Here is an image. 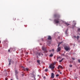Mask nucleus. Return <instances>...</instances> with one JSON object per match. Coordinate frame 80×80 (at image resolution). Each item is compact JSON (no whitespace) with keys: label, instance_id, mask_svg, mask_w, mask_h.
I'll return each mask as SVG.
<instances>
[{"label":"nucleus","instance_id":"1","mask_svg":"<svg viewBox=\"0 0 80 80\" xmlns=\"http://www.w3.org/2000/svg\"><path fill=\"white\" fill-rule=\"evenodd\" d=\"M54 17L55 19L54 22L55 23H59V18H60V15L59 14H55L54 15Z\"/></svg>","mask_w":80,"mask_h":80},{"label":"nucleus","instance_id":"2","mask_svg":"<svg viewBox=\"0 0 80 80\" xmlns=\"http://www.w3.org/2000/svg\"><path fill=\"white\" fill-rule=\"evenodd\" d=\"M54 66V64L52 63L50 64L49 66L50 68H51L52 70H53V69H54L55 68V66Z\"/></svg>","mask_w":80,"mask_h":80},{"label":"nucleus","instance_id":"3","mask_svg":"<svg viewBox=\"0 0 80 80\" xmlns=\"http://www.w3.org/2000/svg\"><path fill=\"white\" fill-rule=\"evenodd\" d=\"M42 50L44 51V53H47V49H46V48H44V47L42 46Z\"/></svg>","mask_w":80,"mask_h":80},{"label":"nucleus","instance_id":"4","mask_svg":"<svg viewBox=\"0 0 80 80\" xmlns=\"http://www.w3.org/2000/svg\"><path fill=\"white\" fill-rule=\"evenodd\" d=\"M36 55H38V56H41V55H43V54L42 53H41L40 52H37L36 53Z\"/></svg>","mask_w":80,"mask_h":80},{"label":"nucleus","instance_id":"5","mask_svg":"<svg viewBox=\"0 0 80 80\" xmlns=\"http://www.w3.org/2000/svg\"><path fill=\"white\" fill-rule=\"evenodd\" d=\"M64 48L66 51H68V50H70V48L67 47H65Z\"/></svg>","mask_w":80,"mask_h":80},{"label":"nucleus","instance_id":"6","mask_svg":"<svg viewBox=\"0 0 80 80\" xmlns=\"http://www.w3.org/2000/svg\"><path fill=\"white\" fill-rule=\"evenodd\" d=\"M22 68H23V70L24 71H25L26 70L27 71H28V68H25L23 67H22Z\"/></svg>","mask_w":80,"mask_h":80},{"label":"nucleus","instance_id":"7","mask_svg":"<svg viewBox=\"0 0 80 80\" xmlns=\"http://www.w3.org/2000/svg\"><path fill=\"white\" fill-rule=\"evenodd\" d=\"M55 76V74L53 73H52L51 74V78H53Z\"/></svg>","mask_w":80,"mask_h":80},{"label":"nucleus","instance_id":"8","mask_svg":"<svg viewBox=\"0 0 80 80\" xmlns=\"http://www.w3.org/2000/svg\"><path fill=\"white\" fill-rule=\"evenodd\" d=\"M62 68L63 67H62V66L59 65L58 67V69H59V68Z\"/></svg>","mask_w":80,"mask_h":80},{"label":"nucleus","instance_id":"9","mask_svg":"<svg viewBox=\"0 0 80 80\" xmlns=\"http://www.w3.org/2000/svg\"><path fill=\"white\" fill-rule=\"evenodd\" d=\"M60 50H61V48L60 47H59L58 48V51L57 52H60Z\"/></svg>","mask_w":80,"mask_h":80},{"label":"nucleus","instance_id":"10","mask_svg":"<svg viewBox=\"0 0 80 80\" xmlns=\"http://www.w3.org/2000/svg\"><path fill=\"white\" fill-rule=\"evenodd\" d=\"M48 40H51L52 39V37L50 36H48Z\"/></svg>","mask_w":80,"mask_h":80},{"label":"nucleus","instance_id":"11","mask_svg":"<svg viewBox=\"0 0 80 80\" xmlns=\"http://www.w3.org/2000/svg\"><path fill=\"white\" fill-rule=\"evenodd\" d=\"M65 58H62L61 59V60L59 61V62H62V61H63V60H65Z\"/></svg>","mask_w":80,"mask_h":80},{"label":"nucleus","instance_id":"12","mask_svg":"<svg viewBox=\"0 0 80 80\" xmlns=\"http://www.w3.org/2000/svg\"><path fill=\"white\" fill-rule=\"evenodd\" d=\"M40 61L39 60H37V62H38V63L40 65Z\"/></svg>","mask_w":80,"mask_h":80},{"label":"nucleus","instance_id":"13","mask_svg":"<svg viewBox=\"0 0 80 80\" xmlns=\"http://www.w3.org/2000/svg\"><path fill=\"white\" fill-rule=\"evenodd\" d=\"M68 29H67V30L66 31V34L67 35V34H68V33L67 32H68Z\"/></svg>","mask_w":80,"mask_h":80},{"label":"nucleus","instance_id":"14","mask_svg":"<svg viewBox=\"0 0 80 80\" xmlns=\"http://www.w3.org/2000/svg\"><path fill=\"white\" fill-rule=\"evenodd\" d=\"M53 55L52 54H51L49 55V57H53Z\"/></svg>","mask_w":80,"mask_h":80},{"label":"nucleus","instance_id":"15","mask_svg":"<svg viewBox=\"0 0 80 80\" xmlns=\"http://www.w3.org/2000/svg\"><path fill=\"white\" fill-rule=\"evenodd\" d=\"M65 24H66V25H67V26H68V25H70V24L67 22L65 23Z\"/></svg>","mask_w":80,"mask_h":80},{"label":"nucleus","instance_id":"16","mask_svg":"<svg viewBox=\"0 0 80 80\" xmlns=\"http://www.w3.org/2000/svg\"><path fill=\"white\" fill-rule=\"evenodd\" d=\"M18 71H17V70H15V73L16 74H18Z\"/></svg>","mask_w":80,"mask_h":80},{"label":"nucleus","instance_id":"17","mask_svg":"<svg viewBox=\"0 0 80 80\" xmlns=\"http://www.w3.org/2000/svg\"><path fill=\"white\" fill-rule=\"evenodd\" d=\"M12 49V48H10V49H9L8 50V52H10V50H11V49Z\"/></svg>","mask_w":80,"mask_h":80},{"label":"nucleus","instance_id":"18","mask_svg":"<svg viewBox=\"0 0 80 80\" xmlns=\"http://www.w3.org/2000/svg\"><path fill=\"white\" fill-rule=\"evenodd\" d=\"M33 76L34 78V80H36V78H35V75H33Z\"/></svg>","mask_w":80,"mask_h":80},{"label":"nucleus","instance_id":"19","mask_svg":"<svg viewBox=\"0 0 80 80\" xmlns=\"http://www.w3.org/2000/svg\"><path fill=\"white\" fill-rule=\"evenodd\" d=\"M80 38V36H78L77 37V39H78Z\"/></svg>","mask_w":80,"mask_h":80},{"label":"nucleus","instance_id":"20","mask_svg":"<svg viewBox=\"0 0 80 80\" xmlns=\"http://www.w3.org/2000/svg\"><path fill=\"white\" fill-rule=\"evenodd\" d=\"M45 72H47V71H48V69H46L45 70Z\"/></svg>","mask_w":80,"mask_h":80},{"label":"nucleus","instance_id":"21","mask_svg":"<svg viewBox=\"0 0 80 80\" xmlns=\"http://www.w3.org/2000/svg\"><path fill=\"white\" fill-rule=\"evenodd\" d=\"M70 67H72V64H70L69 65Z\"/></svg>","mask_w":80,"mask_h":80},{"label":"nucleus","instance_id":"22","mask_svg":"<svg viewBox=\"0 0 80 80\" xmlns=\"http://www.w3.org/2000/svg\"><path fill=\"white\" fill-rule=\"evenodd\" d=\"M62 55L63 57H66L65 55V54H62Z\"/></svg>","mask_w":80,"mask_h":80},{"label":"nucleus","instance_id":"23","mask_svg":"<svg viewBox=\"0 0 80 80\" xmlns=\"http://www.w3.org/2000/svg\"><path fill=\"white\" fill-rule=\"evenodd\" d=\"M5 80H8V78L6 77L5 78Z\"/></svg>","mask_w":80,"mask_h":80},{"label":"nucleus","instance_id":"24","mask_svg":"<svg viewBox=\"0 0 80 80\" xmlns=\"http://www.w3.org/2000/svg\"><path fill=\"white\" fill-rule=\"evenodd\" d=\"M56 77H58L59 76V74H57L56 75Z\"/></svg>","mask_w":80,"mask_h":80},{"label":"nucleus","instance_id":"25","mask_svg":"<svg viewBox=\"0 0 80 80\" xmlns=\"http://www.w3.org/2000/svg\"><path fill=\"white\" fill-rule=\"evenodd\" d=\"M13 20H16V18H13Z\"/></svg>","mask_w":80,"mask_h":80},{"label":"nucleus","instance_id":"26","mask_svg":"<svg viewBox=\"0 0 80 80\" xmlns=\"http://www.w3.org/2000/svg\"><path fill=\"white\" fill-rule=\"evenodd\" d=\"M52 52H54V49H52Z\"/></svg>","mask_w":80,"mask_h":80},{"label":"nucleus","instance_id":"27","mask_svg":"<svg viewBox=\"0 0 80 80\" xmlns=\"http://www.w3.org/2000/svg\"><path fill=\"white\" fill-rule=\"evenodd\" d=\"M62 43V42H59V44H61V43Z\"/></svg>","mask_w":80,"mask_h":80},{"label":"nucleus","instance_id":"28","mask_svg":"<svg viewBox=\"0 0 80 80\" xmlns=\"http://www.w3.org/2000/svg\"><path fill=\"white\" fill-rule=\"evenodd\" d=\"M10 61L9 62V65H10Z\"/></svg>","mask_w":80,"mask_h":80},{"label":"nucleus","instance_id":"29","mask_svg":"<svg viewBox=\"0 0 80 80\" xmlns=\"http://www.w3.org/2000/svg\"><path fill=\"white\" fill-rule=\"evenodd\" d=\"M78 62H79V63H80V59L78 60Z\"/></svg>","mask_w":80,"mask_h":80},{"label":"nucleus","instance_id":"30","mask_svg":"<svg viewBox=\"0 0 80 80\" xmlns=\"http://www.w3.org/2000/svg\"><path fill=\"white\" fill-rule=\"evenodd\" d=\"M72 60H75V58H72Z\"/></svg>","mask_w":80,"mask_h":80},{"label":"nucleus","instance_id":"31","mask_svg":"<svg viewBox=\"0 0 80 80\" xmlns=\"http://www.w3.org/2000/svg\"><path fill=\"white\" fill-rule=\"evenodd\" d=\"M26 55H28V52H27L26 53Z\"/></svg>","mask_w":80,"mask_h":80},{"label":"nucleus","instance_id":"32","mask_svg":"<svg viewBox=\"0 0 80 80\" xmlns=\"http://www.w3.org/2000/svg\"><path fill=\"white\" fill-rule=\"evenodd\" d=\"M43 78H44V79H46V77H45V76H44L43 77Z\"/></svg>","mask_w":80,"mask_h":80},{"label":"nucleus","instance_id":"33","mask_svg":"<svg viewBox=\"0 0 80 80\" xmlns=\"http://www.w3.org/2000/svg\"><path fill=\"white\" fill-rule=\"evenodd\" d=\"M60 44H59V43H58V47H59V46H60Z\"/></svg>","mask_w":80,"mask_h":80},{"label":"nucleus","instance_id":"34","mask_svg":"<svg viewBox=\"0 0 80 80\" xmlns=\"http://www.w3.org/2000/svg\"><path fill=\"white\" fill-rule=\"evenodd\" d=\"M78 30V31H80V28H79Z\"/></svg>","mask_w":80,"mask_h":80},{"label":"nucleus","instance_id":"35","mask_svg":"<svg viewBox=\"0 0 80 80\" xmlns=\"http://www.w3.org/2000/svg\"><path fill=\"white\" fill-rule=\"evenodd\" d=\"M74 38H77L76 36H74Z\"/></svg>","mask_w":80,"mask_h":80},{"label":"nucleus","instance_id":"36","mask_svg":"<svg viewBox=\"0 0 80 80\" xmlns=\"http://www.w3.org/2000/svg\"><path fill=\"white\" fill-rule=\"evenodd\" d=\"M60 74H62V73L61 72H60Z\"/></svg>","mask_w":80,"mask_h":80},{"label":"nucleus","instance_id":"37","mask_svg":"<svg viewBox=\"0 0 80 80\" xmlns=\"http://www.w3.org/2000/svg\"><path fill=\"white\" fill-rule=\"evenodd\" d=\"M52 51L51 50H50L49 51V52H51Z\"/></svg>","mask_w":80,"mask_h":80},{"label":"nucleus","instance_id":"38","mask_svg":"<svg viewBox=\"0 0 80 80\" xmlns=\"http://www.w3.org/2000/svg\"><path fill=\"white\" fill-rule=\"evenodd\" d=\"M17 20H18V21L19 20V19H18Z\"/></svg>","mask_w":80,"mask_h":80},{"label":"nucleus","instance_id":"39","mask_svg":"<svg viewBox=\"0 0 80 80\" xmlns=\"http://www.w3.org/2000/svg\"><path fill=\"white\" fill-rule=\"evenodd\" d=\"M4 71H5V72H6V70H4Z\"/></svg>","mask_w":80,"mask_h":80},{"label":"nucleus","instance_id":"40","mask_svg":"<svg viewBox=\"0 0 80 80\" xmlns=\"http://www.w3.org/2000/svg\"><path fill=\"white\" fill-rule=\"evenodd\" d=\"M75 25H76V23H75Z\"/></svg>","mask_w":80,"mask_h":80},{"label":"nucleus","instance_id":"41","mask_svg":"<svg viewBox=\"0 0 80 80\" xmlns=\"http://www.w3.org/2000/svg\"><path fill=\"white\" fill-rule=\"evenodd\" d=\"M1 43V41H0V43Z\"/></svg>","mask_w":80,"mask_h":80},{"label":"nucleus","instance_id":"42","mask_svg":"<svg viewBox=\"0 0 80 80\" xmlns=\"http://www.w3.org/2000/svg\"><path fill=\"white\" fill-rule=\"evenodd\" d=\"M58 38H60V37H58Z\"/></svg>","mask_w":80,"mask_h":80},{"label":"nucleus","instance_id":"43","mask_svg":"<svg viewBox=\"0 0 80 80\" xmlns=\"http://www.w3.org/2000/svg\"><path fill=\"white\" fill-rule=\"evenodd\" d=\"M11 80H13V79H11Z\"/></svg>","mask_w":80,"mask_h":80},{"label":"nucleus","instance_id":"44","mask_svg":"<svg viewBox=\"0 0 80 80\" xmlns=\"http://www.w3.org/2000/svg\"><path fill=\"white\" fill-rule=\"evenodd\" d=\"M37 57H38V56H37Z\"/></svg>","mask_w":80,"mask_h":80},{"label":"nucleus","instance_id":"45","mask_svg":"<svg viewBox=\"0 0 80 80\" xmlns=\"http://www.w3.org/2000/svg\"><path fill=\"white\" fill-rule=\"evenodd\" d=\"M59 72H60V71H59Z\"/></svg>","mask_w":80,"mask_h":80}]
</instances>
